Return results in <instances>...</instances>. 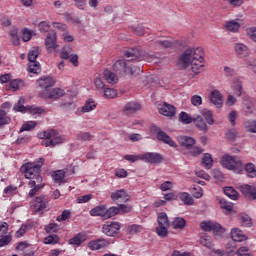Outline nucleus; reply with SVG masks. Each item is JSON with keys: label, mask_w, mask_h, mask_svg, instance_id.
Instances as JSON below:
<instances>
[{"label": "nucleus", "mask_w": 256, "mask_h": 256, "mask_svg": "<svg viewBox=\"0 0 256 256\" xmlns=\"http://www.w3.org/2000/svg\"><path fill=\"white\" fill-rule=\"evenodd\" d=\"M45 165V158H39L34 163L23 164L20 171L23 172L25 179H29L28 186L30 187L29 197H35L37 192L43 187V177H41V167Z\"/></svg>", "instance_id": "nucleus-1"}, {"label": "nucleus", "mask_w": 256, "mask_h": 256, "mask_svg": "<svg viewBox=\"0 0 256 256\" xmlns=\"http://www.w3.org/2000/svg\"><path fill=\"white\" fill-rule=\"evenodd\" d=\"M124 57L126 60L120 59L113 64V71L118 75H139L141 68L131 63L143 61L141 51L137 48H128L124 53Z\"/></svg>", "instance_id": "nucleus-2"}, {"label": "nucleus", "mask_w": 256, "mask_h": 256, "mask_svg": "<svg viewBox=\"0 0 256 256\" xmlns=\"http://www.w3.org/2000/svg\"><path fill=\"white\" fill-rule=\"evenodd\" d=\"M205 52H203V48L196 49H187L184 53H182L178 59L177 67L179 69H187L189 65L192 67L193 73L198 75L201 73L203 67H205Z\"/></svg>", "instance_id": "nucleus-3"}, {"label": "nucleus", "mask_w": 256, "mask_h": 256, "mask_svg": "<svg viewBox=\"0 0 256 256\" xmlns=\"http://www.w3.org/2000/svg\"><path fill=\"white\" fill-rule=\"evenodd\" d=\"M221 165L225 169L229 171H233L235 173H241L243 171V162L241 158L236 156H231L229 154H225L221 159Z\"/></svg>", "instance_id": "nucleus-4"}, {"label": "nucleus", "mask_w": 256, "mask_h": 256, "mask_svg": "<svg viewBox=\"0 0 256 256\" xmlns=\"http://www.w3.org/2000/svg\"><path fill=\"white\" fill-rule=\"evenodd\" d=\"M39 139H44L45 147H55L60 143H63V139L59 136V133L55 130H46L38 134Z\"/></svg>", "instance_id": "nucleus-5"}, {"label": "nucleus", "mask_w": 256, "mask_h": 256, "mask_svg": "<svg viewBox=\"0 0 256 256\" xmlns=\"http://www.w3.org/2000/svg\"><path fill=\"white\" fill-rule=\"evenodd\" d=\"M158 227L156 228V233L159 235L162 239L167 237L169 231V225L171 223L169 222V217L167 216V213L162 212L158 215L157 218Z\"/></svg>", "instance_id": "nucleus-6"}, {"label": "nucleus", "mask_w": 256, "mask_h": 256, "mask_svg": "<svg viewBox=\"0 0 256 256\" xmlns=\"http://www.w3.org/2000/svg\"><path fill=\"white\" fill-rule=\"evenodd\" d=\"M231 239L232 242L227 244V249H230L229 252L233 253V251H235V243L247 241V235H245L241 229L234 228L231 230Z\"/></svg>", "instance_id": "nucleus-7"}, {"label": "nucleus", "mask_w": 256, "mask_h": 256, "mask_svg": "<svg viewBox=\"0 0 256 256\" xmlns=\"http://www.w3.org/2000/svg\"><path fill=\"white\" fill-rule=\"evenodd\" d=\"M121 231V224L119 222L108 221L102 226V232L107 237H115Z\"/></svg>", "instance_id": "nucleus-8"}, {"label": "nucleus", "mask_w": 256, "mask_h": 256, "mask_svg": "<svg viewBox=\"0 0 256 256\" xmlns=\"http://www.w3.org/2000/svg\"><path fill=\"white\" fill-rule=\"evenodd\" d=\"M38 95L41 99H59L65 95V91L61 88H50L48 91H40Z\"/></svg>", "instance_id": "nucleus-9"}, {"label": "nucleus", "mask_w": 256, "mask_h": 256, "mask_svg": "<svg viewBox=\"0 0 256 256\" xmlns=\"http://www.w3.org/2000/svg\"><path fill=\"white\" fill-rule=\"evenodd\" d=\"M33 210L36 213H41V211H45L47 207H49V202L45 196H37L31 203Z\"/></svg>", "instance_id": "nucleus-10"}, {"label": "nucleus", "mask_w": 256, "mask_h": 256, "mask_svg": "<svg viewBox=\"0 0 256 256\" xmlns=\"http://www.w3.org/2000/svg\"><path fill=\"white\" fill-rule=\"evenodd\" d=\"M37 85L41 91H49L55 85V78L51 76H42L37 80Z\"/></svg>", "instance_id": "nucleus-11"}, {"label": "nucleus", "mask_w": 256, "mask_h": 256, "mask_svg": "<svg viewBox=\"0 0 256 256\" xmlns=\"http://www.w3.org/2000/svg\"><path fill=\"white\" fill-rule=\"evenodd\" d=\"M110 197L114 202H118V203H127V201H129L130 199L129 194L125 189H120L112 192Z\"/></svg>", "instance_id": "nucleus-12"}, {"label": "nucleus", "mask_w": 256, "mask_h": 256, "mask_svg": "<svg viewBox=\"0 0 256 256\" xmlns=\"http://www.w3.org/2000/svg\"><path fill=\"white\" fill-rule=\"evenodd\" d=\"M142 161L145 163H150L152 165L163 163V156L159 153L148 152L142 154Z\"/></svg>", "instance_id": "nucleus-13"}, {"label": "nucleus", "mask_w": 256, "mask_h": 256, "mask_svg": "<svg viewBox=\"0 0 256 256\" xmlns=\"http://www.w3.org/2000/svg\"><path fill=\"white\" fill-rule=\"evenodd\" d=\"M240 192L245 197V199L255 201V199H256V187L255 186L243 184L242 186H240Z\"/></svg>", "instance_id": "nucleus-14"}, {"label": "nucleus", "mask_w": 256, "mask_h": 256, "mask_svg": "<svg viewBox=\"0 0 256 256\" xmlns=\"http://www.w3.org/2000/svg\"><path fill=\"white\" fill-rule=\"evenodd\" d=\"M158 111L160 115H164V117H175L176 109L175 106L164 102L158 106Z\"/></svg>", "instance_id": "nucleus-15"}, {"label": "nucleus", "mask_w": 256, "mask_h": 256, "mask_svg": "<svg viewBox=\"0 0 256 256\" xmlns=\"http://www.w3.org/2000/svg\"><path fill=\"white\" fill-rule=\"evenodd\" d=\"M234 52L236 57H239L240 59H244V57H249L251 50H249V47L243 43H235Z\"/></svg>", "instance_id": "nucleus-16"}, {"label": "nucleus", "mask_w": 256, "mask_h": 256, "mask_svg": "<svg viewBox=\"0 0 256 256\" xmlns=\"http://www.w3.org/2000/svg\"><path fill=\"white\" fill-rule=\"evenodd\" d=\"M108 246H109V241L103 238H98L88 243V247L91 251H99L101 249H105V247H108Z\"/></svg>", "instance_id": "nucleus-17"}, {"label": "nucleus", "mask_w": 256, "mask_h": 256, "mask_svg": "<svg viewBox=\"0 0 256 256\" xmlns=\"http://www.w3.org/2000/svg\"><path fill=\"white\" fill-rule=\"evenodd\" d=\"M140 109L141 104H139V102L130 101L124 105L123 113L124 115H127L129 117L134 113H137V111H139Z\"/></svg>", "instance_id": "nucleus-18"}, {"label": "nucleus", "mask_w": 256, "mask_h": 256, "mask_svg": "<svg viewBox=\"0 0 256 256\" xmlns=\"http://www.w3.org/2000/svg\"><path fill=\"white\" fill-rule=\"evenodd\" d=\"M46 49H56L57 48V32L55 30H50L45 39Z\"/></svg>", "instance_id": "nucleus-19"}, {"label": "nucleus", "mask_w": 256, "mask_h": 256, "mask_svg": "<svg viewBox=\"0 0 256 256\" xmlns=\"http://www.w3.org/2000/svg\"><path fill=\"white\" fill-rule=\"evenodd\" d=\"M210 101L217 107L218 109H221L223 107V95L219 90H214L210 94Z\"/></svg>", "instance_id": "nucleus-20"}, {"label": "nucleus", "mask_w": 256, "mask_h": 256, "mask_svg": "<svg viewBox=\"0 0 256 256\" xmlns=\"http://www.w3.org/2000/svg\"><path fill=\"white\" fill-rule=\"evenodd\" d=\"M156 138L158 141H162V143H165L170 147H177V143L174 142V140H172V138L167 133H165V131H159L158 134H156Z\"/></svg>", "instance_id": "nucleus-21"}, {"label": "nucleus", "mask_w": 256, "mask_h": 256, "mask_svg": "<svg viewBox=\"0 0 256 256\" xmlns=\"http://www.w3.org/2000/svg\"><path fill=\"white\" fill-rule=\"evenodd\" d=\"M87 241V234L80 232L76 234L74 237L68 240L69 245H74L75 247H79L82 243Z\"/></svg>", "instance_id": "nucleus-22"}, {"label": "nucleus", "mask_w": 256, "mask_h": 256, "mask_svg": "<svg viewBox=\"0 0 256 256\" xmlns=\"http://www.w3.org/2000/svg\"><path fill=\"white\" fill-rule=\"evenodd\" d=\"M178 141L181 147H185L188 151L195 145V139L189 136H180Z\"/></svg>", "instance_id": "nucleus-23"}, {"label": "nucleus", "mask_w": 256, "mask_h": 256, "mask_svg": "<svg viewBox=\"0 0 256 256\" xmlns=\"http://www.w3.org/2000/svg\"><path fill=\"white\" fill-rule=\"evenodd\" d=\"M241 27V24L237 20H229L225 23V28L227 31H230V33H239V28Z\"/></svg>", "instance_id": "nucleus-24"}, {"label": "nucleus", "mask_w": 256, "mask_h": 256, "mask_svg": "<svg viewBox=\"0 0 256 256\" xmlns=\"http://www.w3.org/2000/svg\"><path fill=\"white\" fill-rule=\"evenodd\" d=\"M180 201H182V203L186 206H191L195 203V201L193 200V196L191 194H189L188 192H181L178 195Z\"/></svg>", "instance_id": "nucleus-25"}, {"label": "nucleus", "mask_w": 256, "mask_h": 256, "mask_svg": "<svg viewBox=\"0 0 256 256\" xmlns=\"http://www.w3.org/2000/svg\"><path fill=\"white\" fill-rule=\"evenodd\" d=\"M105 205H99L90 210L91 217H102L105 219Z\"/></svg>", "instance_id": "nucleus-26"}, {"label": "nucleus", "mask_w": 256, "mask_h": 256, "mask_svg": "<svg viewBox=\"0 0 256 256\" xmlns=\"http://www.w3.org/2000/svg\"><path fill=\"white\" fill-rule=\"evenodd\" d=\"M195 125V127L199 130V131H203L204 133L207 132V123H205V120H203V117L201 116H197L196 118H194V120L192 121Z\"/></svg>", "instance_id": "nucleus-27"}, {"label": "nucleus", "mask_w": 256, "mask_h": 256, "mask_svg": "<svg viewBox=\"0 0 256 256\" xmlns=\"http://www.w3.org/2000/svg\"><path fill=\"white\" fill-rule=\"evenodd\" d=\"M27 111L33 117H39L45 113V108L41 106H27Z\"/></svg>", "instance_id": "nucleus-28"}, {"label": "nucleus", "mask_w": 256, "mask_h": 256, "mask_svg": "<svg viewBox=\"0 0 256 256\" xmlns=\"http://www.w3.org/2000/svg\"><path fill=\"white\" fill-rule=\"evenodd\" d=\"M103 75L107 83H111L115 85V83L119 81V78H117V75L113 73L111 70H108V69L104 70Z\"/></svg>", "instance_id": "nucleus-29"}, {"label": "nucleus", "mask_w": 256, "mask_h": 256, "mask_svg": "<svg viewBox=\"0 0 256 256\" xmlns=\"http://www.w3.org/2000/svg\"><path fill=\"white\" fill-rule=\"evenodd\" d=\"M212 231L214 233L215 239L225 237V235H226L225 229L223 227H221V224L216 223V222H214V226H213Z\"/></svg>", "instance_id": "nucleus-30"}, {"label": "nucleus", "mask_w": 256, "mask_h": 256, "mask_svg": "<svg viewBox=\"0 0 256 256\" xmlns=\"http://www.w3.org/2000/svg\"><path fill=\"white\" fill-rule=\"evenodd\" d=\"M224 194L226 197H229V199H232V201H237V199H239V193L233 187H225Z\"/></svg>", "instance_id": "nucleus-31"}, {"label": "nucleus", "mask_w": 256, "mask_h": 256, "mask_svg": "<svg viewBox=\"0 0 256 256\" xmlns=\"http://www.w3.org/2000/svg\"><path fill=\"white\" fill-rule=\"evenodd\" d=\"M28 73L37 74L41 71V64L38 61H30L27 65Z\"/></svg>", "instance_id": "nucleus-32"}, {"label": "nucleus", "mask_w": 256, "mask_h": 256, "mask_svg": "<svg viewBox=\"0 0 256 256\" xmlns=\"http://www.w3.org/2000/svg\"><path fill=\"white\" fill-rule=\"evenodd\" d=\"M11 123V117L3 109H0V129Z\"/></svg>", "instance_id": "nucleus-33"}, {"label": "nucleus", "mask_w": 256, "mask_h": 256, "mask_svg": "<svg viewBox=\"0 0 256 256\" xmlns=\"http://www.w3.org/2000/svg\"><path fill=\"white\" fill-rule=\"evenodd\" d=\"M95 109H97V104H95L93 99H89L86 101L81 111L82 113H90V111H95Z\"/></svg>", "instance_id": "nucleus-34"}, {"label": "nucleus", "mask_w": 256, "mask_h": 256, "mask_svg": "<svg viewBox=\"0 0 256 256\" xmlns=\"http://www.w3.org/2000/svg\"><path fill=\"white\" fill-rule=\"evenodd\" d=\"M202 165L205 167V169H211L213 167V157L211 154H204L202 158Z\"/></svg>", "instance_id": "nucleus-35"}, {"label": "nucleus", "mask_w": 256, "mask_h": 256, "mask_svg": "<svg viewBox=\"0 0 256 256\" xmlns=\"http://www.w3.org/2000/svg\"><path fill=\"white\" fill-rule=\"evenodd\" d=\"M185 225H187V221H185V218L181 217H176L172 222L174 229H185Z\"/></svg>", "instance_id": "nucleus-36"}, {"label": "nucleus", "mask_w": 256, "mask_h": 256, "mask_svg": "<svg viewBox=\"0 0 256 256\" xmlns=\"http://www.w3.org/2000/svg\"><path fill=\"white\" fill-rule=\"evenodd\" d=\"M201 115H203L208 125H213V123H215V119H213V112H211V110L203 109L201 110Z\"/></svg>", "instance_id": "nucleus-37"}, {"label": "nucleus", "mask_w": 256, "mask_h": 256, "mask_svg": "<svg viewBox=\"0 0 256 256\" xmlns=\"http://www.w3.org/2000/svg\"><path fill=\"white\" fill-rule=\"evenodd\" d=\"M115 215H119V209L117 206H112L110 208H105L104 219H111V217H115Z\"/></svg>", "instance_id": "nucleus-38"}, {"label": "nucleus", "mask_w": 256, "mask_h": 256, "mask_svg": "<svg viewBox=\"0 0 256 256\" xmlns=\"http://www.w3.org/2000/svg\"><path fill=\"white\" fill-rule=\"evenodd\" d=\"M60 238L57 236V234L48 235L44 238L43 243L45 245H57L59 243Z\"/></svg>", "instance_id": "nucleus-39"}, {"label": "nucleus", "mask_w": 256, "mask_h": 256, "mask_svg": "<svg viewBox=\"0 0 256 256\" xmlns=\"http://www.w3.org/2000/svg\"><path fill=\"white\" fill-rule=\"evenodd\" d=\"M52 179L56 183H63V179H65V171L64 170H56L52 173Z\"/></svg>", "instance_id": "nucleus-40"}, {"label": "nucleus", "mask_w": 256, "mask_h": 256, "mask_svg": "<svg viewBox=\"0 0 256 256\" xmlns=\"http://www.w3.org/2000/svg\"><path fill=\"white\" fill-rule=\"evenodd\" d=\"M239 220L242 227H251V225H253V220L247 214L240 215Z\"/></svg>", "instance_id": "nucleus-41"}, {"label": "nucleus", "mask_w": 256, "mask_h": 256, "mask_svg": "<svg viewBox=\"0 0 256 256\" xmlns=\"http://www.w3.org/2000/svg\"><path fill=\"white\" fill-rule=\"evenodd\" d=\"M200 244L207 249H211L213 247V238H211V236L204 235L200 238Z\"/></svg>", "instance_id": "nucleus-42"}, {"label": "nucleus", "mask_w": 256, "mask_h": 256, "mask_svg": "<svg viewBox=\"0 0 256 256\" xmlns=\"http://www.w3.org/2000/svg\"><path fill=\"white\" fill-rule=\"evenodd\" d=\"M194 119L195 118H192L186 112H181L179 114V121H180V123H183V125H189L190 123H193Z\"/></svg>", "instance_id": "nucleus-43"}, {"label": "nucleus", "mask_w": 256, "mask_h": 256, "mask_svg": "<svg viewBox=\"0 0 256 256\" xmlns=\"http://www.w3.org/2000/svg\"><path fill=\"white\" fill-rule=\"evenodd\" d=\"M37 127V121H28L22 125L20 128V133L23 131H33Z\"/></svg>", "instance_id": "nucleus-44"}, {"label": "nucleus", "mask_w": 256, "mask_h": 256, "mask_svg": "<svg viewBox=\"0 0 256 256\" xmlns=\"http://www.w3.org/2000/svg\"><path fill=\"white\" fill-rule=\"evenodd\" d=\"M39 47H32L28 52V61H37V57H39Z\"/></svg>", "instance_id": "nucleus-45"}, {"label": "nucleus", "mask_w": 256, "mask_h": 256, "mask_svg": "<svg viewBox=\"0 0 256 256\" xmlns=\"http://www.w3.org/2000/svg\"><path fill=\"white\" fill-rule=\"evenodd\" d=\"M245 171H246L248 177H251L252 179L256 177L255 164H253V163L246 164Z\"/></svg>", "instance_id": "nucleus-46"}, {"label": "nucleus", "mask_w": 256, "mask_h": 256, "mask_svg": "<svg viewBox=\"0 0 256 256\" xmlns=\"http://www.w3.org/2000/svg\"><path fill=\"white\" fill-rule=\"evenodd\" d=\"M10 87L13 89V91H17L22 89V87H25V82H23L21 79H15L10 82Z\"/></svg>", "instance_id": "nucleus-47"}, {"label": "nucleus", "mask_w": 256, "mask_h": 256, "mask_svg": "<svg viewBox=\"0 0 256 256\" xmlns=\"http://www.w3.org/2000/svg\"><path fill=\"white\" fill-rule=\"evenodd\" d=\"M243 110L247 117H251V115L255 113V106L253 105V102L245 103Z\"/></svg>", "instance_id": "nucleus-48"}, {"label": "nucleus", "mask_w": 256, "mask_h": 256, "mask_svg": "<svg viewBox=\"0 0 256 256\" xmlns=\"http://www.w3.org/2000/svg\"><path fill=\"white\" fill-rule=\"evenodd\" d=\"M124 159L126 161H129L130 163H135L137 161H143V154H138V155L127 154L124 156Z\"/></svg>", "instance_id": "nucleus-49"}, {"label": "nucleus", "mask_w": 256, "mask_h": 256, "mask_svg": "<svg viewBox=\"0 0 256 256\" xmlns=\"http://www.w3.org/2000/svg\"><path fill=\"white\" fill-rule=\"evenodd\" d=\"M214 225H215V222L203 221V222L200 223V228L202 229V231L209 232V231H213Z\"/></svg>", "instance_id": "nucleus-50"}, {"label": "nucleus", "mask_w": 256, "mask_h": 256, "mask_svg": "<svg viewBox=\"0 0 256 256\" xmlns=\"http://www.w3.org/2000/svg\"><path fill=\"white\" fill-rule=\"evenodd\" d=\"M104 96L107 99H115V97H117V90L113 88H104Z\"/></svg>", "instance_id": "nucleus-51"}, {"label": "nucleus", "mask_w": 256, "mask_h": 256, "mask_svg": "<svg viewBox=\"0 0 256 256\" xmlns=\"http://www.w3.org/2000/svg\"><path fill=\"white\" fill-rule=\"evenodd\" d=\"M219 204L221 209H225V211H233V203L227 202L225 199H220Z\"/></svg>", "instance_id": "nucleus-52"}, {"label": "nucleus", "mask_w": 256, "mask_h": 256, "mask_svg": "<svg viewBox=\"0 0 256 256\" xmlns=\"http://www.w3.org/2000/svg\"><path fill=\"white\" fill-rule=\"evenodd\" d=\"M78 141H91L93 139V135L89 132H80L77 134Z\"/></svg>", "instance_id": "nucleus-53"}, {"label": "nucleus", "mask_w": 256, "mask_h": 256, "mask_svg": "<svg viewBox=\"0 0 256 256\" xmlns=\"http://www.w3.org/2000/svg\"><path fill=\"white\" fill-rule=\"evenodd\" d=\"M71 217V210H64L61 215L56 217V221L62 223L63 221H67Z\"/></svg>", "instance_id": "nucleus-54"}, {"label": "nucleus", "mask_w": 256, "mask_h": 256, "mask_svg": "<svg viewBox=\"0 0 256 256\" xmlns=\"http://www.w3.org/2000/svg\"><path fill=\"white\" fill-rule=\"evenodd\" d=\"M160 47H164L165 49H169V47H173V42L171 40H167L164 38H161L156 41Z\"/></svg>", "instance_id": "nucleus-55"}, {"label": "nucleus", "mask_w": 256, "mask_h": 256, "mask_svg": "<svg viewBox=\"0 0 256 256\" xmlns=\"http://www.w3.org/2000/svg\"><path fill=\"white\" fill-rule=\"evenodd\" d=\"M245 127L249 133H256V121L255 120H248L245 123Z\"/></svg>", "instance_id": "nucleus-56"}, {"label": "nucleus", "mask_w": 256, "mask_h": 256, "mask_svg": "<svg viewBox=\"0 0 256 256\" xmlns=\"http://www.w3.org/2000/svg\"><path fill=\"white\" fill-rule=\"evenodd\" d=\"M38 27L41 33H49V29H51V25L47 21L40 22Z\"/></svg>", "instance_id": "nucleus-57"}, {"label": "nucleus", "mask_w": 256, "mask_h": 256, "mask_svg": "<svg viewBox=\"0 0 256 256\" xmlns=\"http://www.w3.org/2000/svg\"><path fill=\"white\" fill-rule=\"evenodd\" d=\"M33 37V32L31 30L25 28L22 32V40L27 43V41H31V38Z\"/></svg>", "instance_id": "nucleus-58"}, {"label": "nucleus", "mask_w": 256, "mask_h": 256, "mask_svg": "<svg viewBox=\"0 0 256 256\" xmlns=\"http://www.w3.org/2000/svg\"><path fill=\"white\" fill-rule=\"evenodd\" d=\"M59 231V224L57 223H50L46 226L47 233H57Z\"/></svg>", "instance_id": "nucleus-59"}, {"label": "nucleus", "mask_w": 256, "mask_h": 256, "mask_svg": "<svg viewBox=\"0 0 256 256\" xmlns=\"http://www.w3.org/2000/svg\"><path fill=\"white\" fill-rule=\"evenodd\" d=\"M141 229H143L141 226L133 224L132 226L128 227V233L130 235H136V233H141Z\"/></svg>", "instance_id": "nucleus-60"}, {"label": "nucleus", "mask_w": 256, "mask_h": 256, "mask_svg": "<svg viewBox=\"0 0 256 256\" xmlns=\"http://www.w3.org/2000/svg\"><path fill=\"white\" fill-rule=\"evenodd\" d=\"M188 151H190V154L192 155V157H199V155H201V153H203V149L201 147H197V146H193Z\"/></svg>", "instance_id": "nucleus-61"}, {"label": "nucleus", "mask_w": 256, "mask_h": 256, "mask_svg": "<svg viewBox=\"0 0 256 256\" xmlns=\"http://www.w3.org/2000/svg\"><path fill=\"white\" fill-rule=\"evenodd\" d=\"M14 111H17L19 113H25V111H27V106H24L22 103H21V99L18 101L17 104L14 105L13 107Z\"/></svg>", "instance_id": "nucleus-62"}, {"label": "nucleus", "mask_w": 256, "mask_h": 256, "mask_svg": "<svg viewBox=\"0 0 256 256\" xmlns=\"http://www.w3.org/2000/svg\"><path fill=\"white\" fill-rule=\"evenodd\" d=\"M246 33L252 41H255L256 43V27H250L246 30Z\"/></svg>", "instance_id": "nucleus-63"}, {"label": "nucleus", "mask_w": 256, "mask_h": 256, "mask_svg": "<svg viewBox=\"0 0 256 256\" xmlns=\"http://www.w3.org/2000/svg\"><path fill=\"white\" fill-rule=\"evenodd\" d=\"M236 255L238 256H247L249 255V247L242 246L236 251Z\"/></svg>", "instance_id": "nucleus-64"}]
</instances>
